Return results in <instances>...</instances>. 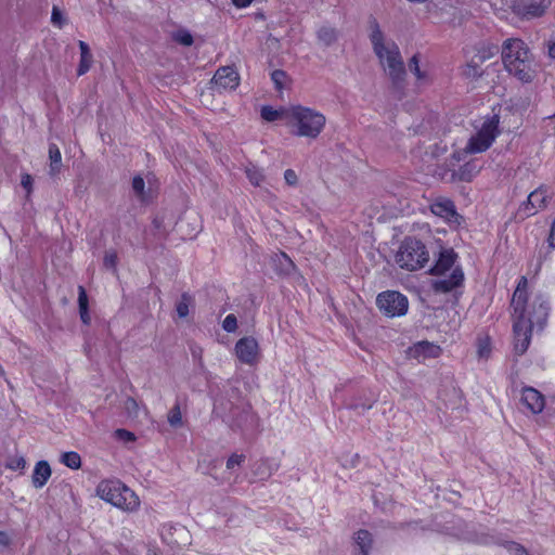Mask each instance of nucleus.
Listing matches in <instances>:
<instances>
[{
	"mask_svg": "<svg viewBox=\"0 0 555 555\" xmlns=\"http://www.w3.org/2000/svg\"><path fill=\"white\" fill-rule=\"evenodd\" d=\"M275 271L280 275H288L295 269V263L285 253H280L273 259Z\"/></svg>",
	"mask_w": 555,
	"mask_h": 555,
	"instance_id": "23",
	"label": "nucleus"
},
{
	"mask_svg": "<svg viewBox=\"0 0 555 555\" xmlns=\"http://www.w3.org/2000/svg\"><path fill=\"white\" fill-rule=\"evenodd\" d=\"M244 461V454L233 453L227 461V468L233 469L235 466H240Z\"/></svg>",
	"mask_w": 555,
	"mask_h": 555,
	"instance_id": "38",
	"label": "nucleus"
},
{
	"mask_svg": "<svg viewBox=\"0 0 555 555\" xmlns=\"http://www.w3.org/2000/svg\"><path fill=\"white\" fill-rule=\"evenodd\" d=\"M284 179H285V182L288 184V185H296L297 182H298V177H297V173L295 172V170L293 169H286L285 172H284Z\"/></svg>",
	"mask_w": 555,
	"mask_h": 555,
	"instance_id": "41",
	"label": "nucleus"
},
{
	"mask_svg": "<svg viewBox=\"0 0 555 555\" xmlns=\"http://www.w3.org/2000/svg\"><path fill=\"white\" fill-rule=\"evenodd\" d=\"M49 160H50V175L56 176L61 171L62 167V154L56 144L51 143L49 145Z\"/></svg>",
	"mask_w": 555,
	"mask_h": 555,
	"instance_id": "25",
	"label": "nucleus"
},
{
	"mask_svg": "<svg viewBox=\"0 0 555 555\" xmlns=\"http://www.w3.org/2000/svg\"><path fill=\"white\" fill-rule=\"evenodd\" d=\"M491 338L487 336L478 337L477 339V356L479 359H488L491 354Z\"/></svg>",
	"mask_w": 555,
	"mask_h": 555,
	"instance_id": "27",
	"label": "nucleus"
},
{
	"mask_svg": "<svg viewBox=\"0 0 555 555\" xmlns=\"http://www.w3.org/2000/svg\"><path fill=\"white\" fill-rule=\"evenodd\" d=\"M376 306L384 315L396 318L406 314L409 300L398 291H385L377 295Z\"/></svg>",
	"mask_w": 555,
	"mask_h": 555,
	"instance_id": "9",
	"label": "nucleus"
},
{
	"mask_svg": "<svg viewBox=\"0 0 555 555\" xmlns=\"http://www.w3.org/2000/svg\"><path fill=\"white\" fill-rule=\"evenodd\" d=\"M499 126V115L487 118L477 132L469 138L465 151L469 154H478L489 150L501 133Z\"/></svg>",
	"mask_w": 555,
	"mask_h": 555,
	"instance_id": "8",
	"label": "nucleus"
},
{
	"mask_svg": "<svg viewBox=\"0 0 555 555\" xmlns=\"http://www.w3.org/2000/svg\"><path fill=\"white\" fill-rule=\"evenodd\" d=\"M145 181L141 176H135L132 180V191L133 194L141 201L146 202L153 195V190L151 186V180H149V188L145 189Z\"/></svg>",
	"mask_w": 555,
	"mask_h": 555,
	"instance_id": "22",
	"label": "nucleus"
},
{
	"mask_svg": "<svg viewBox=\"0 0 555 555\" xmlns=\"http://www.w3.org/2000/svg\"><path fill=\"white\" fill-rule=\"evenodd\" d=\"M231 1L236 8L244 9V8L249 7L254 0H231Z\"/></svg>",
	"mask_w": 555,
	"mask_h": 555,
	"instance_id": "47",
	"label": "nucleus"
},
{
	"mask_svg": "<svg viewBox=\"0 0 555 555\" xmlns=\"http://www.w3.org/2000/svg\"><path fill=\"white\" fill-rule=\"evenodd\" d=\"M504 546L511 555H528L527 550L517 542L509 541Z\"/></svg>",
	"mask_w": 555,
	"mask_h": 555,
	"instance_id": "34",
	"label": "nucleus"
},
{
	"mask_svg": "<svg viewBox=\"0 0 555 555\" xmlns=\"http://www.w3.org/2000/svg\"><path fill=\"white\" fill-rule=\"evenodd\" d=\"M245 173L249 182L255 186H259L264 180L262 171L256 166L247 167Z\"/></svg>",
	"mask_w": 555,
	"mask_h": 555,
	"instance_id": "31",
	"label": "nucleus"
},
{
	"mask_svg": "<svg viewBox=\"0 0 555 555\" xmlns=\"http://www.w3.org/2000/svg\"><path fill=\"white\" fill-rule=\"evenodd\" d=\"M12 538L9 532L0 531V546L7 547L11 544Z\"/></svg>",
	"mask_w": 555,
	"mask_h": 555,
	"instance_id": "45",
	"label": "nucleus"
},
{
	"mask_svg": "<svg viewBox=\"0 0 555 555\" xmlns=\"http://www.w3.org/2000/svg\"><path fill=\"white\" fill-rule=\"evenodd\" d=\"M176 428L180 427L182 425V413L180 410V406L176 404Z\"/></svg>",
	"mask_w": 555,
	"mask_h": 555,
	"instance_id": "49",
	"label": "nucleus"
},
{
	"mask_svg": "<svg viewBox=\"0 0 555 555\" xmlns=\"http://www.w3.org/2000/svg\"><path fill=\"white\" fill-rule=\"evenodd\" d=\"M502 62L506 72L522 83L537 76L538 64L528 44L519 38H508L502 44Z\"/></svg>",
	"mask_w": 555,
	"mask_h": 555,
	"instance_id": "2",
	"label": "nucleus"
},
{
	"mask_svg": "<svg viewBox=\"0 0 555 555\" xmlns=\"http://www.w3.org/2000/svg\"><path fill=\"white\" fill-rule=\"evenodd\" d=\"M520 402L533 414H539L545 406V397L538 389L526 386L521 390Z\"/></svg>",
	"mask_w": 555,
	"mask_h": 555,
	"instance_id": "17",
	"label": "nucleus"
},
{
	"mask_svg": "<svg viewBox=\"0 0 555 555\" xmlns=\"http://www.w3.org/2000/svg\"><path fill=\"white\" fill-rule=\"evenodd\" d=\"M79 312H80V318H81L82 322L86 324L89 323L90 315H89L88 309L79 310Z\"/></svg>",
	"mask_w": 555,
	"mask_h": 555,
	"instance_id": "50",
	"label": "nucleus"
},
{
	"mask_svg": "<svg viewBox=\"0 0 555 555\" xmlns=\"http://www.w3.org/2000/svg\"><path fill=\"white\" fill-rule=\"evenodd\" d=\"M52 475L51 467L47 461H39L34 468L31 481L36 489L42 488Z\"/></svg>",
	"mask_w": 555,
	"mask_h": 555,
	"instance_id": "18",
	"label": "nucleus"
},
{
	"mask_svg": "<svg viewBox=\"0 0 555 555\" xmlns=\"http://www.w3.org/2000/svg\"><path fill=\"white\" fill-rule=\"evenodd\" d=\"M547 198V189L544 185L537 188L530 192L527 199L519 205L517 211L518 216L525 219L537 215L546 207Z\"/></svg>",
	"mask_w": 555,
	"mask_h": 555,
	"instance_id": "11",
	"label": "nucleus"
},
{
	"mask_svg": "<svg viewBox=\"0 0 555 555\" xmlns=\"http://www.w3.org/2000/svg\"><path fill=\"white\" fill-rule=\"evenodd\" d=\"M552 0H518L515 5V12L524 18L541 17L551 7Z\"/></svg>",
	"mask_w": 555,
	"mask_h": 555,
	"instance_id": "15",
	"label": "nucleus"
},
{
	"mask_svg": "<svg viewBox=\"0 0 555 555\" xmlns=\"http://www.w3.org/2000/svg\"><path fill=\"white\" fill-rule=\"evenodd\" d=\"M162 537L163 539L166 541L167 539L170 538V531L169 529L167 530L166 527H164V529L162 530Z\"/></svg>",
	"mask_w": 555,
	"mask_h": 555,
	"instance_id": "53",
	"label": "nucleus"
},
{
	"mask_svg": "<svg viewBox=\"0 0 555 555\" xmlns=\"http://www.w3.org/2000/svg\"><path fill=\"white\" fill-rule=\"evenodd\" d=\"M509 313L513 330V351L522 356L530 347L533 331L542 333L548 322L551 305L541 293L533 296L529 292L526 275L517 280L516 287L509 301Z\"/></svg>",
	"mask_w": 555,
	"mask_h": 555,
	"instance_id": "1",
	"label": "nucleus"
},
{
	"mask_svg": "<svg viewBox=\"0 0 555 555\" xmlns=\"http://www.w3.org/2000/svg\"><path fill=\"white\" fill-rule=\"evenodd\" d=\"M409 67H410V70L415 75V77L417 78V80H423L425 79V73H423L420 68V65H418V56L417 55H413L412 59L410 60L409 62Z\"/></svg>",
	"mask_w": 555,
	"mask_h": 555,
	"instance_id": "36",
	"label": "nucleus"
},
{
	"mask_svg": "<svg viewBox=\"0 0 555 555\" xmlns=\"http://www.w3.org/2000/svg\"><path fill=\"white\" fill-rule=\"evenodd\" d=\"M61 462L72 469H78L81 466V457L77 452L74 451L63 453Z\"/></svg>",
	"mask_w": 555,
	"mask_h": 555,
	"instance_id": "29",
	"label": "nucleus"
},
{
	"mask_svg": "<svg viewBox=\"0 0 555 555\" xmlns=\"http://www.w3.org/2000/svg\"><path fill=\"white\" fill-rule=\"evenodd\" d=\"M92 54L91 55H80V62H79V66H78V75L81 76V75H85L91 67V64H92Z\"/></svg>",
	"mask_w": 555,
	"mask_h": 555,
	"instance_id": "37",
	"label": "nucleus"
},
{
	"mask_svg": "<svg viewBox=\"0 0 555 555\" xmlns=\"http://www.w3.org/2000/svg\"><path fill=\"white\" fill-rule=\"evenodd\" d=\"M318 38L326 46L336 40V30L328 26H323L318 30Z\"/></svg>",
	"mask_w": 555,
	"mask_h": 555,
	"instance_id": "32",
	"label": "nucleus"
},
{
	"mask_svg": "<svg viewBox=\"0 0 555 555\" xmlns=\"http://www.w3.org/2000/svg\"><path fill=\"white\" fill-rule=\"evenodd\" d=\"M241 77L234 65L219 67L210 80V88L217 92L234 91L240 86Z\"/></svg>",
	"mask_w": 555,
	"mask_h": 555,
	"instance_id": "10",
	"label": "nucleus"
},
{
	"mask_svg": "<svg viewBox=\"0 0 555 555\" xmlns=\"http://www.w3.org/2000/svg\"><path fill=\"white\" fill-rule=\"evenodd\" d=\"M168 421L173 424V415H171L170 412L168 413Z\"/></svg>",
	"mask_w": 555,
	"mask_h": 555,
	"instance_id": "54",
	"label": "nucleus"
},
{
	"mask_svg": "<svg viewBox=\"0 0 555 555\" xmlns=\"http://www.w3.org/2000/svg\"><path fill=\"white\" fill-rule=\"evenodd\" d=\"M78 305L79 310L88 309V297L82 286L78 287Z\"/></svg>",
	"mask_w": 555,
	"mask_h": 555,
	"instance_id": "39",
	"label": "nucleus"
},
{
	"mask_svg": "<svg viewBox=\"0 0 555 555\" xmlns=\"http://www.w3.org/2000/svg\"><path fill=\"white\" fill-rule=\"evenodd\" d=\"M286 109L287 108L275 109L270 105H264L261 107L260 115L266 121L272 122L280 118H284V113Z\"/></svg>",
	"mask_w": 555,
	"mask_h": 555,
	"instance_id": "28",
	"label": "nucleus"
},
{
	"mask_svg": "<svg viewBox=\"0 0 555 555\" xmlns=\"http://www.w3.org/2000/svg\"><path fill=\"white\" fill-rule=\"evenodd\" d=\"M194 42L193 35L185 28H176V44L191 47Z\"/></svg>",
	"mask_w": 555,
	"mask_h": 555,
	"instance_id": "30",
	"label": "nucleus"
},
{
	"mask_svg": "<svg viewBox=\"0 0 555 555\" xmlns=\"http://www.w3.org/2000/svg\"><path fill=\"white\" fill-rule=\"evenodd\" d=\"M234 351L238 361L244 364L255 365L259 361V344L251 336L240 338L235 344Z\"/></svg>",
	"mask_w": 555,
	"mask_h": 555,
	"instance_id": "12",
	"label": "nucleus"
},
{
	"mask_svg": "<svg viewBox=\"0 0 555 555\" xmlns=\"http://www.w3.org/2000/svg\"><path fill=\"white\" fill-rule=\"evenodd\" d=\"M474 56L479 61V63H485L486 61L492 59L499 53V47L491 42H480L473 48Z\"/></svg>",
	"mask_w": 555,
	"mask_h": 555,
	"instance_id": "20",
	"label": "nucleus"
},
{
	"mask_svg": "<svg viewBox=\"0 0 555 555\" xmlns=\"http://www.w3.org/2000/svg\"><path fill=\"white\" fill-rule=\"evenodd\" d=\"M194 307V297L189 293H183L179 302L176 305V314L179 318H186L190 314V310H193Z\"/></svg>",
	"mask_w": 555,
	"mask_h": 555,
	"instance_id": "24",
	"label": "nucleus"
},
{
	"mask_svg": "<svg viewBox=\"0 0 555 555\" xmlns=\"http://www.w3.org/2000/svg\"><path fill=\"white\" fill-rule=\"evenodd\" d=\"M441 353L442 349L439 345L427 340L418 341L408 350V357L410 359L417 360L418 362H424L427 359H437Z\"/></svg>",
	"mask_w": 555,
	"mask_h": 555,
	"instance_id": "16",
	"label": "nucleus"
},
{
	"mask_svg": "<svg viewBox=\"0 0 555 555\" xmlns=\"http://www.w3.org/2000/svg\"><path fill=\"white\" fill-rule=\"evenodd\" d=\"M480 171V166L475 160L466 162L452 173L454 181L470 182Z\"/></svg>",
	"mask_w": 555,
	"mask_h": 555,
	"instance_id": "19",
	"label": "nucleus"
},
{
	"mask_svg": "<svg viewBox=\"0 0 555 555\" xmlns=\"http://www.w3.org/2000/svg\"><path fill=\"white\" fill-rule=\"evenodd\" d=\"M80 55H91L89 46L85 41H79Z\"/></svg>",
	"mask_w": 555,
	"mask_h": 555,
	"instance_id": "48",
	"label": "nucleus"
},
{
	"mask_svg": "<svg viewBox=\"0 0 555 555\" xmlns=\"http://www.w3.org/2000/svg\"><path fill=\"white\" fill-rule=\"evenodd\" d=\"M284 119L293 135L307 139H317L326 122L322 113L302 105L288 107L284 113Z\"/></svg>",
	"mask_w": 555,
	"mask_h": 555,
	"instance_id": "3",
	"label": "nucleus"
},
{
	"mask_svg": "<svg viewBox=\"0 0 555 555\" xmlns=\"http://www.w3.org/2000/svg\"><path fill=\"white\" fill-rule=\"evenodd\" d=\"M96 494L105 502L126 512H134L140 506L138 495L119 480H102Z\"/></svg>",
	"mask_w": 555,
	"mask_h": 555,
	"instance_id": "6",
	"label": "nucleus"
},
{
	"mask_svg": "<svg viewBox=\"0 0 555 555\" xmlns=\"http://www.w3.org/2000/svg\"><path fill=\"white\" fill-rule=\"evenodd\" d=\"M457 260V254L452 249H442L438 259L430 268L431 275H443L452 270L451 274L446 279H439L433 282L431 287L435 293L448 294L464 284V272L460 266H454Z\"/></svg>",
	"mask_w": 555,
	"mask_h": 555,
	"instance_id": "5",
	"label": "nucleus"
},
{
	"mask_svg": "<svg viewBox=\"0 0 555 555\" xmlns=\"http://www.w3.org/2000/svg\"><path fill=\"white\" fill-rule=\"evenodd\" d=\"M271 79L275 85L276 90L281 91L284 88L286 73L282 69H275L271 73Z\"/></svg>",
	"mask_w": 555,
	"mask_h": 555,
	"instance_id": "33",
	"label": "nucleus"
},
{
	"mask_svg": "<svg viewBox=\"0 0 555 555\" xmlns=\"http://www.w3.org/2000/svg\"><path fill=\"white\" fill-rule=\"evenodd\" d=\"M117 261V256L115 251L108 250L104 256V266L106 268H114Z\"/></svg>",
	"mask_w": 555,
	"mask_h": 555,
	"instance_id": "42",
	"label": "nucleus"
},
{
	"mask_svg": "<svg viewBox=\"0 0 555 555\" xmlns=\"http://www.w3.org/2000/svg\"><path fill=\"white\" fill-rule=\"evenodd\" d=\"M135 406H137V402H135L134 400H132V399H128V400L126 401V408H127V409H131V408H135Z\"/></svg>",
	"mask_w": 555,
	"mask_h": 555,
	"instance_id": "52",
	"label": "nucleus"
},
{
	"mask_svg": "<svg viewBox=\"0 0 555 555\" xmlns=\"http://www.w3.org/2000/svg\"><path fill=\"white\" fill-rule=\"evenodd\" d=\"M482 63H479V61L472 55L470 60L466 63L463 75L466 78L477 79L480 78L483 75V70L481 68Z\"/></svg>",
	"mask_w": 555,
	"mask_h": 555,
	"instance_id": "26",
	"label": "nucleus"
},
{
	"mask_svg": "<svg viewBox=\"0 0 555 555\" xmlns=\"http://www.w3.org/2000/svg\"><path fill=\"white\" fill-rule=\"evenodd\" d=\"M353 540L359 548L357 555H369L373 544L371 532L365 529H360L354 533Z\"/></svg>",
	"mask_w": 555,
	"mask_h": 555,
	"instance_id": "21",
	"label": "nucleus"
},
{
	"mask_svg": "<svg viewBox=\"0 0 555 555\" xmlns=\"http://www.w3.org/2000/svg\"><path fill=\"white\" fill-rule=\"evenodd\" d=\"M51 21L57 27H62L63 25V15L61 11L55 7L52 10Z\"/></svg>",
	"mask_w": 555,
	"mask_h": 555,
	"instance_id": "43",
	"label": "nucleus"
},
{
	"mask_svg": "<svg viewBox=\"0 0 555 555\" xmlns=\"http://www.w3.org/2000/svg\"><path fill=\"white\" fill-rule=\"evenodd\" d=\"M21 184L24 189H26L28 192L31 190L33 185V178L30 175L25 173L22 176Z\"/></svg>",
	"mask_w": 555,
	"mask_h": 555,
	"instance_id": "44",
	"label": "nucleus"
},
{
	"mask_svg": "<svg viewBox=\"0 0 555 555\" xmlns=\"http://www.w3.org/2000/svg\"><path fill=\"white\" fill-rule=\"evenodd\" d=\"M201 222L194 210H185L176 220V234L183 241L194 238L201 231Z\"/></svg>",
	"mask_w": 555,
	"mask_h": 555,
	"instance_id": "14",
	"label": "nucleus"
},
{
	"mask_svg": "<svg viewBox=\"0 0 555 555\" xmlns=\"http://www.w3.org/2000/svg\"><path fill=\"white\" fill-rule=\"evenodd\" d=\"M9 467L13 470H17V469L23 470L26 468V460L22 456L12 459L9 464Z\"/></svg>",
	"mask_w": 555,
	"mask_h": 555,
	"instance_id": "40",
	"label": "nucleus"
},
{
	"mask_svg": "<svg viewBox=\"0 0 555 555\" xmlns=\"http://www.w3.org/2000/svg\"><path fill=\"white\" fill-rule=\"evenodd\" d=\"M396 261L400 268L408 271L423 269L429 261V253L426 245L415 237H405L397 253Z\"/></svg>",
	"mask_w": 555,
	"mask_h": 555,
	"instance_id": "7",
	"label": "nucleus"
},
{
	"mask_svg": "<svg viewBox=\"0 0 555 555\" xmlns=\"http://www.w3.org/2000/svg\"><path fill=\"white\" fill-rule=\"evenodd\" d=\"M117 435H118L120 438H122V439H125V440H128V441H132V440L134 439L133 434H132V433H130V431H127V430H125V429H118V430H117Z\"/></svg>",
	"mask_w": 555,
	"mask_h": 555,
	"instance_id": "46",
	"label": "nucleus"
},
{
	"mask_svg": "<svg viewBox=\"0 0 555 555\" xmlns=\"http://www.w3.org/2000/svg\"><path fill=\"white\" fill-rule=\"evenodd\" d=\"M429 208L435 216L448 223H461L462 216L457 212L454 202L448 197L439 196L433 199Z\"/></svg>",
	"mask_w": 555,
	"mask_h": 555,
	"instance_id": "13",
	"label": "nucleus"
},
{
	"mask_svg": "<svg viewBox=\"0 0 555 555\" xmlns=\"http://www.w3.org/2000/svg\"><path fill=\"white\" fill-rule=\"evenodd\" d=\"M222 328L228 333H234L237 330V319L233 313L224 318Z\"/></svg>",
	"mask_w": 555,
	"mask_h": 555,
	"instance_id": "35",
	"label": "nucleus"
},
{
	"mask_svg": "<svg viewBox=\"0 0 555 555\" xmlns=\"http://www.w3.org/2000/svg\"><path fill=\"white\" fill-rule=\"evenodd\" d=\"M550 118L555 120V113L552 116H550Z\"/></svg>",
	"mask_w": 555,
	"mask_h": 555,
	"instance_id": "55",
	"label": "nucleus"
},
{
	"mask_svg": "<svg viewBox=\"0 0 555 555\" xmlns=\"http://www.w3.org/2000/svg\"><path fill=\"white\" fill-rule=\"evenodd\" d=\"M548 55L550 57L555 59V42H552L548 46Z\"/></svg>",
	"mask_w": 555,
	"mask_h": 555,
	"instance_id": "51",
	"label": "nucleus"
},
{
	"mask_svg": "<svg viewBox=\"0 0 555 555\" xmlns=\"http://www.w3.org/2000/svg\"><path fill=\"white\" fill-rule=\"evenodd\" d=\"M370 28V38L374 52L378 56L383 67L388 69L393 85L399 86V83L403 81L405 69L398 46L396 43L385 46L384 36L376 18L371 17Z\"/></svg>",
	"mask_w": 555,
	"mask_h": 555,
	"instance_id": "4",
	"label": "nucleus"
}]
</instances>
